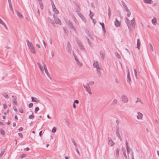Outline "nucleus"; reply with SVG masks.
Returning a JSON list of instances; mask_svg holds the SVG:
<instances>
[{
  "label": "nucleus",
  "instance_id": "obj_37",
  "mask_svg": "<svg viewBox=\"0 0 159 159\" xmlns=\"http://www.w3.org/2000/svg\"><path fill=\"white\" fill-rule=\"evenodd\" d=\"M108 144L111 146H113L114 145L115 143L112 140H111L110 142H108Z\"/></svg>",
  "mask_w": 159,
  "mask_h": 159
},
{
  "label": "nucleus",
  "instance_id": "obj_25",
  "mask_svg": "<svg viewBox=\"0 0 159 159\" xmlns=\"http://www.w3.org/2000/svg\"><path fill=\"white\" fill-rule=\"evenodd\" d=\"M144 2L145 3L152 4L153 2L151 0H143Z\"/></svg>",
  "mask_w": 159,
  "mask_h": 159
},
{
  "label": "nucleus",
  "instance_id": "obj_30",
  "mask_svg": "<svg viewBox=\"0 0 159 159\" xmlns=\"http://www.w3.org/2000/svg\"><path fill=\"white\" fill-rule=\"evenodd\" d=\"M152 22L154 25L156 24L157 19L156 18H154L152 20Z\"/></svg>",
  "mask_w": 159,
  "mask_h": 159
},
{
  "label": "nucleus",
  "instance_id": "obj_42",
  "mask_svg": "<svg viewBox=\"0 0 159 159\" xmlns=\"http://www.w3.org/2000/svg\"><path fill=\"white\" fill-rule=\"evenodd\" d=\"M56 130H57L56 128V127H54L52 129V132L53 133H55L56 132Z\"/></svg>",
  "mask_w": 159,
  "mask_h": 159
},
{
  "label": "nucleus",
  "instance_id": "obj_44",
  "mask_svg": "<svg viewBox=\"0 0 159 159\" xmlns=\"http://www.w3.org/2000/svg\"><path fill=\"white\" fill-rule=\"evenodd\" d=\"M34 118V116L33 115V113H32V114L30 115L29 116V118L30 119H33Z\"/></svg>",
  "mask_w": 159,
  "mask_h": 159
},
{
  "label": "nucleus",
  "instance_id": "obj_35",
  "mask_svg": "<svg viewBox=\"0 0 159 159\" xmlns=\"http://www.w3.org/2000/svg\"><path fill=\"white\" fill-rule=\"evenodd\" d=\"M48 21L52 25H54L55 23H54V21L53 20H52L50 18H49Z\"/></svg>",
  "mask_w": 159,
  "mask_h": 159
},
{
  "label": "nucleus",
  "instance_id": "obj_11",
  "mask_svg": "<svg viewBox=\"0 0 159 159\" xmlns=\"http://www.w3.org/2000/svg\"><path fill=\"white\" fill-rule=\"evenodd\" d=\"M53 17L55 19V23L59 25H61V23L60 19L58 18H56L54 15H53Z\"/></svg>",
  "mask_w": 159,
  "mask_h": 159
},
{
  "label": "nucleus",
  "instance_id": "obj_14",
  "mask_svg": "<svg viewBox=\"0 0 159 159\" xmlns=\"http://www.w3.org/2000/svg\"><path fill=\"white\" fill-rule=\"evenodd\" d=\"M121 3L124 7V8L125 9V10L126 11H129V10L128 9V8L126 5L125 3L123 1H121Z\"/></svg>",
  "mask_w": 159,
  "mask_h": 159
},
{
  "label": "nucleus",
  "instance_id": "obj_51",
  "mask_svg": "<svg viewBox=\"0 0 159 159\" xmlns=\"http://www.w3.org/2000/svg\"><path fill=\"white\" fill-rule=\"evenodd\" d=\"M9 7H10V8L11 9V11H13V8H12V5H11V2H10V3L9 2Z\"/></svg>",
  "mask_w": 159,
  "mask_h": 159
},
{
  "label": "nucleus",
  "instance_id": "obj_57",
  "mask_svg": "<svg viewBox=\"0 0 159 159\" xmlns=\"http://www.w3.org/2000/svg\"><path fill=\"white\" fill-rule=\"evenodd\" d=\"M26 155L25 154H23L20 156L21 158H23L26 156Z\"/></svg>",
  "mask_w": 159,
  "mask_h": 159
},
{
  "label": "nucleus",
  "instance_id": "obj_1",
  "mask_svg": "<svg viewBox=\"0 0 159 159\" xmlns=\"http://www.w3.org/2000/svg\"><path fill=\"white\" fill-rule=\"evenodd\" d=\"M27 45L31 52L33 54L35 53V50L32 43L30 42L28 39L26 40Z\"/></svg>",
  "mask_w": 159,
  "mask_h": 159
},
{
  "label": "nucleus",
  "instance_id": "obj_3",
  "mask_svg": "<svg viewBox=\"0 0 159 159\" xmlns=\"http://www.w3.org/2000/svg\"><path fill=\"white\" fill-rule=\"evenodd\" d=\"M66 50H67V52L70 54L71 52V47L70 43L69 42H67V44L66 46Z\"/></svg>",
  "mask_w": 159,
  "mask_h": 159
},
{
  "label": "nucleus",
  "instance_id": "obj_27",
  "mask_svg": "<svg viewBox=\"0 0 159 159\" xmlns=\"http://www.w3.org/2000/svg\"><path fill=\"white\" fill-rule=\"evenodd\" d=\"M86 34L89 37V38L92 39H93V38L91 35V34L90 33L89 31L87 32L86 33Z\"/></svg>",
  "mask_w": 159,
  "mask_h": 159
},
{
  "label": "nucleus",
  "instance_id": "obj_10",
  "mask_svg": "<svg viewBox=\"0 0 159 159\" xmlns=\"http://www.w3.org/2000/svg\"><path fill=\"white\" fill-rule=\"evenodd\" d=\"M43 65L44 69V70H45V72L46 73V74L48 75V77L50 79H51V77L50 75H49V74L48 73V70H47V67H46V65L44 64L43 62Z\"/></svg>",
  "mask_w": 159,
  "mask_h": 159
},
{
  "label": "nucleus",
  "instance_id": "obj_6",
  "mask_svg": "<svg viewBox=\"0 0 159 159\" xmlns=\"http://www.w3.org/2000/svg\"><path fill=\"white\" fill-rule=\"evenodd\" d=\"M68 25L70 29L73 30L75 32L76 31V29L73 26L72 23L70 20L68 21Z\"/></svg>",
  "mask_w": 159,
  "mask_h": 159
},
{
  "label": "nucleus",
  "instance_id": "obj_16",
  "mask_svg": "<svg viewBox=\"0 0 159 159\" xmlns=\"http://www.w3.org/2000/svg\"><path fill=\"white\" fill-rule=\"evenodd\" d=\"M115 25L116 27H119L120 25V24L119 21L116 18V20L115 21Z\"/></svg>",
  "mask_w": 159,
  "mask_h": 159
},
{
  "label": "nucleus",
  "instance_id": "obj_39",
  "mask_svg": "<svg viewBox=\"0 0 159 159\" xmlns=\"http://www.w3.org/2000/svg\"><path fill=\"white\" fill-rule=\"evenodd\" d=\"M51 5H52V9L56 8V7L55 6V5L54 4L53 1H52L51 0Z\"/></svg>",
  "mask_w": 159,
  "mask_h": 159
},
{
  "label": "nucleus",
  "instance_id": "obj_61",
  "mask_svg": "<svg viewBox=\"0 0 159 159\" xmlns=\"http://www.w3.org/2000/svg\"><path fill=\"white\" fill-rule=\"evenodd\" d=\"M92 21H93V24H94V25H95V24H96V20L95 19H93L92 20Z\"/></svg>",
  "mask_w": 159,
  "mask_h": 159
},
{
  "label": "nucleus",
  "instance_id": "obj_43",
  "mask_svg": "<svg viewBox=\"0 0 159 159\" xmlns=\"http://www.w3.org/2000/svg\"><path fill=\"white\" fill-rule=\"evenodd\" d=\"M71 140L72 143H73L74 145L75 146V147H77L76 143H75V141L74 139L73 138H71Z\"/></svg>",
  "mask_w": 159,
  "mask_h": 159
},
{
  "label": "nucleus",
  "instance_id": "obj_54",
  "mask_svg": "<svg viewBox=\"0 0 159 159\" xmlns=\"http://www.w3.org/2000/svg\"><path fill=\"white\" fill-rule=\"evenodd\" d=\"M33 104L32 103H30L29 104L28 107L29 108H31L33 106Z\"/></svg>",
  "mask_w": 159,
  "mask_h": 159
},
{
  "label": "nucleus",
  "instance_id": "obj_8",
  "mask_svg": "<svg viewBox=\"0 0 159 159\" xmlns=\"http://www.w3.org/2000/svg\"><path fill=\"white\" fill-rule=\"evenodd\" d=\"M125 20L129 29L131 27V25L130 24V22L129 20L127 17H125Z\"/></svg>",
  "mask_w": 159,
  "mask_h": 159
},
{
  "label": "nucleus",
  "instance_id": "obj_50",
  "mask_svg": "<svg viewBox=\"0 0 159 159\" xmlns=\"http://www.w3.org/2000/svg\"><path fill=\"white\" fill-rule=\"evenodd\" d=\"M97 69V71L98 74L99 75V76H101V72L100 71V70H99L100 69Z\"/></svg>",
  "mask_w": 159,
  "mask_h": 159
},
{
  "label": "nucleus",
  "instance_id": "obj_60",
  "mask_svg": "<svg viewBox=\"0 0 159 159\" xmlns=\"http://www.w3.org/2000/svg\"><path fill=\"white\" fill-rule=\"evenodd\" d=\"M127 152L129 154L130 152V149L129 147H128L127 148H126Z\"/></svg>",
  "mask_w": 159,
  "mask_h": 159
},
{
  "label": "nucleus",
  "instance_id": "obj_22",
  "mask_svg": "<svg viewBox=\"0 0 159 159\" xmlns=\"http://www.w3.org/2000/svg\"><path fill=\"white\" fill-rule=\"evenodd\" d=\"M140 41L139 39H138L137 40V48L139 50L140 46Z\"/></svg>",
  "mask_w": 159,
  "mask_h": 159
},
{
  "label": "nucleus",
  "instance_id": "obj_7",
  "mask_svg": "<svg viewBox=\"0 0 159 159\" xmlns=\"http://www.w3.org/2000/svg\"><path fill=\"white\" fill-rule=\"evenodd\" d=\"M77 43L79 46V47L81 49V50H83L84 49V48L83 47V45L82 44L81 42L79 40H77Z\"/></svg>",
  "mask_w": 159,
  "mask_h": 159
},
{
  "label": "nucleus",
  "instance_id": "obj_49",
  "mask_svg": "<svg viewBox=\"0 0 159 159\" xmlns=\"http://www.w3.org/2000/svg\"><path fill=\"white\" fill-rule=\"evenodd\" d=\"M39 110V108L38 107H36L35 108L34 112L35 113H37V111Z\"/></svg>",
  "mask_w": 159,
  "mask_h": 159
},
{
  "label": "nucleus",
  "instance_id": "obj_9",
  "mask_svg": "<svg viewBox=\"0 0 159 159\" xmlns=\"http://www.w3.org/2000/svg\"><path fill=\"white\" fill-rule=\"evenodd\" d=\"M122 101L124 102H127L128 101V98L127 97L124 95H123L121 96Z\"/></svg>",
  "mask_w": 159,
  "mask_h": 159
},
{
  "label": "nucleus",
  "instance_id": "obj_46",
  "mask_svg": "<svg viewBox=\"0 0 159 159\" xmlns=\"http://www.w3.org/2000/svg\"><path fill=\"white\" fill-rule=\"evenodd\" d=\"M12 97L13 98L12 101H16L17 99V97L15 96L12 95Z\"/></svg>",
  "mask_w": 159,
  "mask_h": 159
},
{
  "label": "nucleus",
  "instance_id": "obj_34",
  "mask_svg": "<svg viewBox=\"0 0 159 159\" xmlns=\"http://www.w3.org/2000/svg\"><path fill=\"white\" fill-rule=\"evenodd\" d=\"M3 96L5 98L7 99L9 98V96L8 94L6 93H3Z\"/></svg>",
  "mask_w": 159,
  "mask_h": 159
},
{
  "label": "nucleus",
  "instance_id": "obj_24",
  "mask_svg": "<svg viewBox=\"0 0 159 159\" xmlns=\"http://www.w3.org/2000/svg\"><path fill=\"white\" fill-rule=\"evenodd\" d=\"M16 11L17 16L20 18H22L23 17L22 15L21 14V13L20 12L18 11L17 10H16Z\"/></svg>",
  "mask_w": 159,
  "mask_h": 159
},
{
  "label": "nucleus",
  "instance_id": "obj_45",
  "mask_svg": "<svg viewBox=\"0 0 159 159\" xmlns=\"http://www.w3.org/2000/svg\"><path fill=\"white\" fill-rule=\"evenodd\" d=\"M19 112L21 113H23L24 112L23 109L21 107L19 108Z\"/></svg>",
  "mask_w": 159,
  "mask_h": 159
},
{
  "label": "nucleus",
  "instance_id": "obj_13",
  "mask_svg": "<svg viewBox=\"0 0 159 159\" xmlns=\"http://www.w3.org/2000/svg\"><path fill=\"white\" fill-rule=\"evenodd\" d=\"M31 98L32 99L31 101L32 102H35L38 103L40 102L39 100L38 99L35 97H32Z\"/></svg>",
  "mask_w": 159,
  "mask_h": 159
},
{
  "label": "nucleus",
  "instance_id": "obj_12",
  "mask_svg": "<svg viewBox=\"0 0 159 159\" xmlns=\"http://www.w3.org/2000/svg\"><path fill=\"white\" fill-rule=\"evenodd\" d=\"M93 66L94 67L96 68V69H99L100 70H102L99 67V66L98 61H96L95 62H94L93 63Z\"/></svg>",
  "mask_w": 159,
  "mask_h": 159
},
{
  "label": "nucleus",
  "instance_id": "obj_4",
  "mask_svg": "<svg viewBox=\"0 0 159 159\" xmlns=\"http://www.w3.org/2000/svg\"><path fill=\"white\" fill-rule=\"evenodd\" d=\"M127 71L128 72L127 75V81L128 83H129L130 84L131 79L130 75L129 70L128 69H127Z\"/></svg>",
  "mask_w": 159,
  "mask_h": 159
},
{
  "label": "nucleus",
  "instance_id": "obj_53",
  "mask_svg": "<svg viewBox=\"0 0 159 159\" xmlns=\"http://www.w3.org/2000/svg\"><path fill=\"white\" fill-rule=\"evenodd\" d=\"M149 47H150V50L153 51V47L152 46V44L150 43L149 44Z\"/></svg>",
  "mask_w": 159,
  "mask_h": 159
},
{
  "label": "nucleus",
  "instance_id": "obj_40",
  "mask_svg": "<svg viewBox=\"0 0 159 159\" xmlns=\"http://www.w3.org/2000/svg\"><path fill=\"white\" fill-rule=\"evenodd\" d=\"M53 11L56 13L57 14L59 13V11L56 8H55L54 9H53Z\"/></svg>",
  "mask_w": 159,
  "mask_h": 159
},
{
  "label": "nucleus",
  "instance_id": "obj_23",
  "mask_svg": "<svg viewBox=\"0 0 159 159\" xmlns=\"http://www.w3.org/2000/svg\"><path fill=\"white\" fill-rule=\"evenodd\" d=\"M99 24L102 26L103 31L104 32V33H105L106 32V30L104 24L103 22L102 23L100 22Z\"/></svg>",
  "mask_w": 159,
  "mask_h": 159
},
{
  "label": "nucleus",
  "instance_id": "obj_5",
  "mask_svg": "<svg viewBox=\"0 0 159 159\" xmlns=\"http://www.w3.org/2000/svg\"><path fill=\"white\" fill-rule=\"evenodd\" d=\"M119 127L116 128V136L119 138V139L121 141H122V139L121 138V137L120 136V134L119 133Z\"/></svg>",
  "mask_w": 159,
  "mask_h": 159
},
{
  "label": "nucleus",
  "instance_id": "obj_28",
  "mask_svg": "<svg viewBox=\"0 0 159 159\" xmlns=\"http://www.w3.org/2000/svg\"><path fill=\"white\" fill-rule=\"evenodd\" d=\"M41 8L42 9H43V3L42 2V0H38Z\"/></svg>",
  "mask_w": 159,
  "mask_h": 159
},
{
  "label": "nucleus",
  "instance_id": "obj_48",
  "mask_svg": "<svg viewBox=\"0 0 159 159\" xmlns=\"http://www.w3.org/2000/svg\"><path fill=\"white\" fill-rule=\"evenodd\" d=\"M18 135L21 138H23V135L21 133H18Z\"/></svg>",
  "mask_w": 159,
  "mask_h": 159
},
{
  "label": "nucleus",
  "instance_id": "obj_33",
  "mask_svg": "<svg viewBox=\"0 0 159 159\" xmlns=\"http://www.w3.org/2000/svg\"><path fill=\"white\" fill-rule=\"evenodd\" d=\"M0 132L1 134L3 136H4L5 134V132L4 130L2 129H0Z\"/></svg>",
  "mask_w": 159,
  "mask_h": 159
},
{
  "label": "nucleus",
  "instance_id": "obj_31",
  "mask_svg": "<svg viewBox=\"0 0 159 159\" xmlns=\"http://www.w3.org/2000/svg\"><path fill=\"white\" fill-rule=\"evenodd\" d=\"M117 100L116 99H114L112 102L111 105H115L117 104Z\"/></svg>",
  "mask_w": 159,
  "mask_h": 159
},
{
  "label": "nucleus",
  "instance_id": "obj_64",
  "mask_svg": "<svg viewBox=\"0 0 159 159\" xmlns=\"http://www.w3.org/2000/svg\"><path fill=\"white\" fill-rule=\"evenodd\" d=\"M77 64L79 66H82V64L79 61V62H77Z\"/></svg>",
  "mask_w": 159,
  "mask_h": 159
},
{
  "label": "nucleus",
  "instance_id": "obj_18",
  "mask_svg": "<svg viewBox=\"0 0 159 159\" xmlns=\"http://www.w3.org/2000/svg\"><path fill=\"white\" fill-rule=\"evenodd\" d=\"M80 18L83 20L84 22L85 23L87 22V20L85 18L84 16L81 14H80L79 16Z\"/></svg>",
  "mask_w": 159,
  "mask_h": 159
},
{
  "label": "nucleus",
  "instance_id": "obj_17",
  "mask_svg": "<svg viewBox=\"0 0 159 159\" xmlns=\"http://www.w3.org/2000/svg\"><path fill=\"white\" fill-rule=\"evenodd\" d=\"M100 55L101 57V58L102 60H103L105 58V54L102 51H100Z\"/></svg>",
  "mask_w": 159,
  "mask_h": 159
},
{
  "label": "nucleus",
  "instance_id": "obj_56",
  "mask_svg": "<svg viewBox=\"0 0 159 159\" xmlns=\"http://www.w3.org/2000/svg\"><path fill=\"white\" fill-rule=\"evenodd\" d=\"M116 57L118 58H119V59H121L120 56V55L119 54H118V53H117L116 54Z\"/></svg>",
  "mask_w": 159,
  "mask_h": 159
},
{
  "label": "nucleus",
  "instance_id": "obj_63",
  "mask_svg": "<svg viewBox=\"0 0 159 159\" xmlns=\"http://www.w3.org/2000/svg\"><path fill=\"white\" fill-rule=\"evenodd\" d=\"M115 82L116 83V84H119V80H118V79H117V78H116V79H115Z\"/></svg>",
  "mask_w": 159,
  "mask_h": 159
},
{
  "label": "nucleus",
  "instance_id": "obj_29",
  "mask_svg": "<svg viewBox=\"0 0 159 159\" xmlns=\"http://www.w3.org/2000/svg\"><path fill=\"white\" fill-rule=\"evenodd\" d=\"M130 22H131V24L132 26L134 27L135 25V20H134V18H133L132 20H131Z\"/></svg>",
  "mask_w": 159,
  "mask_h": 159
},
{
  "label": "nucleus",
  "instance_id": "obj_20",
  "mask_svg": "<svg viewBox=\"0 0 159 159\" xmlns=\"http://www.w3.org/2000/svg\"><path fill=\"white\" fill-rule=\"evenodd\" d=\"M138 115L137 116V117L138 119H141L143 118L142 114L140 112H138Z\"/></svg>",
  "mask_w": 159,
  "mask_h": 159
},
{
  "label": "nucleus",
  "instance_id": "obj_55",
  "mask_svg": "<svg viewBox=\"0 0 159 159\" xmlns=\"http://www.w3.org/2000/svg\"><path fill=\"white\" fill-rule=\"evenodd\" d=\"M128 12L127 14V16L128 17H129L130 16V15H131V12L129 10V11H127Z\"/></svg>",
  "mask_w": 159,
  "mask_h": 159
},
{
  "label": "nucleus",
  "instance_id": "obj_59",
  "mask_svg": "<svg viewBox=\"0 0 159 159\" xmlns=\"http://www.w3.org/2000/svg\"><path fill=\"white\" fill-rule=\"evenodd\" d=\"M75 150H76L77 153L79 155H80V153L78 149L77 148V147H75Z\"/></svg>",
  "mask_w": 159,
  "mask_h": 159
},
{
  "label": "nucleus",
  "instance_id": "obj_2",
  "mask_svg": "<svg viewBox=\"0 0 159 159\" xmlns=\"http://www.w3.org/2000/svg\"><path fill=\"white\" fill-rule=\"evenodd\" d=\"M84 87L86 91L90 94H91L92 93L91 91L90 88L89 86V84H87L85 85L83 84Z\"/></svg>",
  "mask_w": 159,
  "mask_h": 159
},
{
  "label": "nucleus",
  "instance_id": "obj_47",
  "mask_svg": "<svg viewBox=\"0 0 159 159\" xmlns=\"http://www.w3.org/2000/svg\"><path fill=\"white\" fill-rule=\"evenodd\" d=\"M4 152L5 150L3 149L0 153V157H1L3 155Z\"/></svg>",
  "mask_w": 159,
  "mask_h": 159
},
{
  "label": "nucleus",
  "instance_id": "obj_15",
  "mask_svg": "<svg viewBox=\"0 0 159 159\" xmlns=\"http://www.w3.org/2000/svg\"><path fill=\"white\" fill-rule=\"evenodd\" d=\"M76 6L77 7L76 10V12L78 16H79L80 14H82L80 11V6L78 5H76Z\"/></svg>",
  "mask_w": 159,
  "mask_h": 159
},
{
  "label": "nucleus",
  "instance_id": "obj_58",
  "mask_svg": "<svg viewBox=\"0 0 159 159\" xmlns=\"http://www.w3.org/2000/svg\"><path fill=\"white\" fill-rule=\"evenodd\" d=\"M84 30L85 33L89 31L88 29L86 27H85L84 28Z\"/></svg>",
  "mask_w": 159,
  "mask_h": 159
},
{
  "label": "nucleus",
  "instance_id": "obj_32",
  "mask_svg": "<svg viewBox=\"0 0 159 159\" xmlns=\"http://www.w3.org/2000/svg\"><path fill=\"white\" fill-rule=\"evenodd\" d=\"M85 37L86 39H87V42H88V43L89 45L90 46H92L91 43L90 41V40H89V39L88 38V37L87 36H85Z\"/></svg>",
  "mask_w": 159,
  "mask_h": 159
},
{
  "label": "nucleus",
  "instance_id": "obj_38",
  "mask_svg": "<svg viewBox=\"0 0 159 159\" xmlns=\"http://www.w3.org/2000/svg\"><path fill=\"white\" fill-rule=\"evenodd\" d=\"M134 74L135 76V77L137 79H138L137 78V72L136 69H134Z\"/></svg>",
  "mask_w": 159,
  "mask_h": 159
},
{
  "label": "nucleus",
  "instance_id": "obj_26",
  "mask_svg": "<svg viewBox=\"0 0 159 159\" xmlns=\"http://www.w3.org/2000/svg\"><path fill=\"white\" fill-rule=\"evenodd\" d=\"M37 64H38L39 68H40L41 71L42 72H43L44 71L43 69V68L42 66L38 62L37 63Z\"/></svg>",
  "mask_w": 159,
  "mask_h": 159
},
{
  "label": "nucleus",
  "instance_id": "obj_21",
  "mask_svg": "<svg viewBox=\"0 0 159 159\" xmlns=\"http://www.w3.org/2000/svg\"><path fill=\"white\" fill-rule=\"evenodd\" d=\"M0 23L3 25L4 27L6 30H7V27L5 24L3 22L2 20L0 18Z\"/></svg>",
  "mask_w": 159,
  "mask_h": 159
},
{
  "label": "nucleus",
  "instance_id": "obj_62",
  "mask_svg": "<svg viewBox=\"0 0 159 159\" xmlns=\"http://www.w3.org/2000/svg\"><path fill=\"white\" fill-rule=\"evenodd\" d=\"M23 128L22 127H20L18 129V130L20 131H21L23 130Z\"/></svg>",
  "mask_w": 159,
  "mask_h": 159
},
{
  "label": "nucleus",
  "instance_id": "obj_41",
  "mask_svg": "<svg viewBox=\"0 0 159 159\" xmlns=\"http://www.w3.org/2000/svg\"><path fill=\"white\" fill-rule=\"evenodd\" d=\"M108 15L109 18H110L111 17V10L109 7V8L108 9Z\"/></svg>",
  "mask_w": 159,
  "mask_h": 159
},
{
  "label": "nucleus",
  "instance_id": "obj_19",
  "mask_svg": "<svg viewBox=\"0 0 159 159\" xmlns=\"http://www.w3.org/2000/svg\"><path fill=\"white\" fill-rule=\"evenodd\" d=\"M122 151L123 152V155L125 157V158L126 159L127 158V157L126 154L125 152L126 150L125 148L122 147Z\"/></svg>",
  "mask_w": 159,
  "mask_h": 159
},
{
  "label": "nucleus",
  "instance_id": "obj_36",
  "mask_svg": "<svg viewBox=\"0 0 159 159\" xmlns=\"http://www.w3.org/2000/svg\"><path fill=\"white\" fill-rule=\"evenodd\" d=\"M119 149L118 148L116 149V155L117 157L119 156Z\"/></svg>",
  "mask_w": 159,
  "mask_h": 159
},
{
  "label": "nucleus",
  "instance_id": "obj_52",
  "mask_svg": "<svg viewBox=\"0 0 159 159\" xmlns=\"http://www.w3.org/2000/svg\"><path fill=\"white\" fill-rule=\"evenodd\" d=\"M140 102L141 103H142H142L141 102V100L139 98H137V100L136 101V103H137V102Z\"/></svg>",
  "mask_w": 159,
  "mask_h": 159
}]
</instances>
